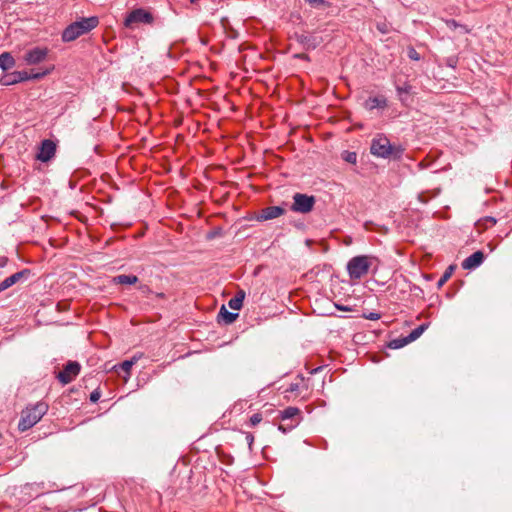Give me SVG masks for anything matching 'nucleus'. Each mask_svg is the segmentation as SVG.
I'll return each instance as SVG.
<instances>
[{
    "mask_svg": "<svg viewBox=\"0 0 512 512\" xmlns=\"http://www.w3.org/2000/svg\"><path fill=\"white\" fill-rule=\"evenodd\" d=\"M48 408V404L43 401H39L34 405L26 407L21 412V418L18 423V429L21 432H24L32 428L47 413Z\"/></svg>",
    "mask_w": 512,
    "mask_h": 512,
    "instance_id": "f257e3e1",
    "label": "nucleus"
},
{
    "mask_svg": "<svg viewBox=\"0 0 512 512\" xmlns=\"http://www.w3.org/2000/svg\"><path fill=\"white\" fill-rule=\"evenodd\" d=\"M98 24L99 19L96 16L81 18L80 20L71 23L64 29L62 33V40L64 42L74 41L78 37L96 28Z\"/></svg>",
    "mask_w": 512,
    "mask_h": 512,
    "instance_id": "f03ea898",
    "label": "nucleus"
},
{
    "mask_svg": "<svg viewBox=\"0 0 512 512\" xmlns=\"http://www.w3.org/2000/svg\"><path fill=\"white\" fill-rule=\"evenodd\" d=\"M370 152L374 156L381 158H399L401 156L402 150L391 145L387 137L378 135L371 142Z\"/></svg>",
    "mask_w": 512,
    "mask_h": 512,
    "instance_id": "7ed1b4c3",
    "label": "nucleus"
},
{
    "mask_svg": "<svg viewBox=\"0 0 512 512\" xmlns=\"http://www.w3.org/2000/svg\"><path fill=\"white\" fill-rule=\"evenodd\" d=\"M373 260L375 258L369 255H359L351 258L347 263L349 277L352 280L361 279L369 272Z\"/></svg>",
    "mask_w": 512,
    "mask_h": 512,
    "instance_id": "20e7f679",
    "label": "nucleus"
},
{
    "mask_svg": "<svg viewBox=\"0 0 512 512\" xmlns=\"http://www.w3.org/2000/svg\"><path fill=\"white\" fill-rule=\"evenodd\" d=\"M315 204V198L314 196H308L307 194L302 193H296L293 196V204L291 206V209L294 212L299 213H309L312 211Z\"/></svg>",
    "mask_w": 512,
    "mask_h": 512,
    "instance_id": "39448f33",
    "label": "nucleus"
},
{
    "mask_svg": "<svg viewBox=\"0 0 512 512\" xmlns=\"http://www.w3.org/2000/svg\"><path fill=\"white\" fill-rule=\"evenodd\" d=\"M154 18L153 15L145 9L138 8L130 12L125 18L124 25L127 28H132L134 24L144 23L151 24Z\"/></svg>",
    "mask_w": 512,
    "mask_h": 512,
    "instance_id": "423d86ee",
    "label": "nucleus"
},
{
    "mask_svg": "<svg viewBox=\"0 0 512 512\" xmlns=\"http://www.w3.org/2000/svg\"><path fill=\"white\" fill-rule=\"evenodd\" d=\"M80 364L76 361H69L64 369L57 374V379L64 385L72 382L80 372Z\"/></svg>",
    "mask_w": 512,
    "mask_h": 512,
    "instance_id": "0eeeda50",
    "label": "nucleus"
},
{
    "mask_svg": "<svg viewBox=\"0 0 512 512\" xmlns=\"http://www.w3.org/2000/svg\"><path fill=\"white\" fill-rule=\"evenodd\" d=\"M47 54V48L35 47L24 54L23 60L27 65H36L43 62L46 59Z\"/></svg>",
    "mask_w": 512,
    "mask_h": 512,
    "instance_id": "6e6552de",
    "label": "nucleus"
},
{
    "mask_svg": "<svg viewBox=\"0 0 512 512\" xmlns=\"http://www.w3.org/2000/svg\"><path fill=\"white\" fill-rule=\"evenodd\" d=\"M285 213V209L280 206H269L263 208L256 216L255 219L259 222L272 220L282 216Z\"/></svg>",
    "mask_w": 512,
    "mask_h": 512,
    "instance_id": "1a4fd4ad",
    "label": "nucleus"
},
{
    "mask_svg": "<svg viewBox=\"0 0 512 512\" xmlns=\"http://www.w3.org/2000/svg\"><path fill=\"white\" fill-rule=\"evenodd\" d=\"M296 41L300 43L305 49H315L322 42L321 37L311 34H299L294 35Z\"/></svg>",
    "mask_w": 512,
    "mask_h": 512,
    "instance_id": "9d476101",
    "label": "nucleus"
},
{
    "mask_svg": "<svg viewBox=\"0 0 512 512\" xmlns=\"http://www.w3.org/2000/svg\"><path fill=\"white\" fill-rule=\"evenodd\" d=\"M30 275V270L23 269L19 272L14 273L13 275L7 277L0 283V293L4 290L10 288L14 284L20 282L21 280L27 279V277Z\"/></svg>",
    "mask_w": 512,
    "mask_h": 512,
    "instance_id": "9b49d317",
    "label": "nucleus"
},
{
    "mask_svg": "<svg viewBox=\"0 0 512 512\" xmlns=\"http://www.w3.org/2000/svg\"><path fill=\"white\" fill-rule=\"evenodd\" d=\"M55 151V144L51 140H44L39 148L37 159L42 162H47L55 155Z\"/></svg>",
    "mask_w": 512,
    "mask_h": 512,
    "instance_id": "f8f14e48",
    "label": "nucleus"
},
{
    "mask_svg": "<svg viewBox=\"0 0 512 512\" xmlns=\"http://www.w3.org/2000/svg\"><path fill=\"white\" fill-rule=\"evenodd\" d=\"M484 258L485 256L482 251H476L462 262V268L466 270L475 269L483 263Z\"/></svg>",
    "mask_w": 512,
    "mask_h": 512,
    "instance_id": "ddd939ff",
    "label": "nucleus"
},
{
    "mask_svg": "<svg viewBox=\"0 0 512 512\" xmlns=\"http://www.w3.org/2000/svg\"><path fill=\"white\" fill-rule=\"evenodd\" d=\"M47 73L48 72L45 71V72H42V73H36V74L31 75V74H29L26 71H17V72H14L12 74L13 81H5L3 83L5 85H10V84H14V83L30 80V79H40L43 76H45Z\"/></svg>",
    "mask_w": 512,
    "mask_h": 512,
    "instance_id": "4468645a",
    "label": "nucleus"
},
{
    "mask_svg": "<svg viewBox=\"0 0 512 512\" xmlns=\"http://www.w3.org/2000/svg\"><path fill=\"white\" fill-rule=\"evenodd\" d=\"M387 106V100L383 96L370 97L364 102L367 110L383 109Z\"/></svg>",
    "mask_w": 512,
    "mask_h": 512,
    "instance_id": "2eb2a0df",
    "label": "nucleus"
},
{
    "mask_svg": "<svg viewBox=\"0 0 512 512\" xmlns=\"http://www.w3.org/2000/svg\"><path fill=\"white\" fill-rule=\"evenodd\" d=\"M245 298V292L240 290L237 294L228 301V306L233 310L241 309Z\"/></svg>",
    "mask_w": 512,
    "mask_h": 512,
    "instance_id": "dca6fc26",
    "label": "nucleus"
},
{
    "mask_svg": "<svg viewBox=\"0 0 512 512\" xmlns=\"http://www.w3.org/2000/svg\"><path fill=\"white\" fill-rule=\"evenodd\" d=\"M15 65V60L10 53L0 54V68L4 71L11 69Z\"/></svg>",
    "mask_w": 512,
    "mask_h": 512,
    "instance_id": "f3484780",
    "label": "nucleus"
},
{
    "mask_svg": "<svg viewBox=\"0 0 512 512\" xmlns=\"http://www.w3.org/2000/svg\"><path fill=\"white\" fill-rule=\"evenodd\" d=\"M218 317L225 323V324H231L233 323L237 317L238 313L229 312L226 307L223 305L220 308V312Z\"/></svg>",
    "mask_w": 512,
    "mask_h": 512,
    "instance_id": "a211bd4d",
    "label": "nucleus"
},
{
    "mask_svg": "<svg viewBox=\"0 0 512 512\" xmlns=\"http://www.w3.org/2000/svg\"><path fill=\"white\" fill-rule=\"evenodd\" d=\"M137 281H138V278L135 275L121 274V275H117L113 278V282L115 284L131 285V284H135Z\"/></svg>",
    "mask_w": 512,
    "mask_h": 512,
    "instance_id": "6ab92c4d",
    "label": "nucleus"
},
{
    "mask_svg": "<svg viewBox=\"0 0 512 512\" xmlns=\"http://www.w3.org/2000/svg\"><path fill=\"white\" fill-rule=\"evenodd\" d=\"M428 326H429V323H423L420 326H418L417 328H415L414 330H412L409 333V335L407 336L408 341L413 342L416 339H418L424 333V331L428 328Z\"/></svg>",
    "mask_w": 512,
    "mask_h": 512,
    "instance_id": "aec40b11",
    "label": "nucleus"
},
{
    "mask_svg": "<svg viewBox=\"0 0 512 512\" xmlns=\"http://www.w3.org/2000/svg\"><path fill=\"white\" fill-rule=\"evenodd\" d=\"M139 358L137 356L132 357L130 360L123 361L119 366H114L116 370L121 369L126 373L127 376L130 375V370L132 366L137 362Z\"/></svg>",
    "mask_w": 512,
    "mask_h": 512,
    "instance_id": "412c9836",
    "label": "nucleus"
},
{
    "mask_svg": "<svg viewBox=\"0 0 512 512\" xmlns=\"http://www.w3.org/2000/svg\"><path fill=\"white\" fill-rule=\"evenodd\" d=\"M299 414H300V410L298 408L290 406L281 412V418L283 420L291 419Z\"/></svg>",
    "mask_w": 512,
    "mask_h": 512,
    "instance_id": "4be33fe9",
    "label": "nucleus"
},
{
    "mask_svg": "<svg viewBox=\"0 0 512 512\" xmlns=\"http://www.w3.org/2000/svg\"><path fill=\"white\" fill-rule=\"evenodd\" d=\"M409 343H410V341H408V338L406 336V337H403V338L393 339L392 341H390L389 347L391 349H399V348H402V347H404L405 345H407Z\"/></svg>",
    "mask_w": 512,
    "mask_h": 512,
    "instance_id": "5701e85b",
    "label": "nucleus"
},
{
    "mask_svg": "<svg viewBox=\"0 0 512 512\" xmlns=\"http://www.w3.org/2000/svg\"><path fill=\"white\" fill-rule=\"evenodd\" d=\"M453 271H454V267L449 266L446 269V271L444 272V274L441 276V278L438 280L437 286L438 287L443 286L446 283V281L451 277V275L453 274Z\"/></svg>",
    "mask_w": 512,
    "mask_h": 512,
    "instance_id": "b1692460",
    "label": "nucleus"
},
{
    "mask_svg": "<svg viewBox=\"0 0 512 512\" xmlns=\"http://www.w3.org/2000/svg\"><path fill=\"white\" fill-rule=\"evenodd\" d=\"M445 23H446L447 27L450 28V29L461 28L463 33H469L470 32V29H468L465 25H461V24L457 23L453 19L446 20Z\"/></svg>",
    "mask_w": 512,
    "mask_h": 512,
    "instance_id": "393cba45",
    "label": "nucleus"
},
{
    "mask_svg": "<svg viewBox=\"0 0 512 512\" xmlns=\"http://www.w3.org/2000/svg\"><path fill=\"white\" fill-rule=\"evenodd\" d=\"M343 159L348 163L355 164L357 161V155L354 152L345 151L343 153Z\"/></svg>",
    "mask_w": 512,
    "mask_h": 512,
    "instance_id": "a878e982",
    "label": "nucleus"
},
{
    "mask_svg": "<svg viewBox=\"0 0 512 512\" xmlns=\"http://www.w3.org/2000/svg\"><path fill=\"white\" fill-rule=\"evenodd\" d=\"M396 90H397V92H398L399 96H401V95H402V94H404V93H405V94L410 93V91H411V86H410L409 84H406V83H405V84H404V85H402V86L398 85V86L396 87Z\"/></svg>",
    "mask_w": 512,
    "mask_h": 512,
    "instance_id": "bb28decb",
    "label": "nucleus"
},
{
    "mask_svg": "<svg viewBox=\"0 0 512 512\" xmlns=\"http://www.w3.org/2000/svg\"><path fill=\"white\" fill-rule=\"evenodd\" d=\"M262 421V415L259 413H255L250 417V424L252 426L258 425Z\"/></svg>",
    "mask_w": 512,
    "mask_h": 512,
    "instance_id": "cd10ccee",
    "label": "nucleus"
},
{
    "mask_svg": "<svg viewBox=\"0 0 512 512\" xmlns=\"http://www.w3.org/2000/svg\"><path fill=\"white\" fill-rule=\"evenodd\" d=\"M408 57L411 60H415V61H418L420 59L419 53L414 48L408 49Z\"/></svg>",
    "mask_w": 512,
    "mask_h": 512,
    "instance_id": "c85d7f7f",
    "label": "nucleus"
},
{
    "mask_svg": "<svg viewBox=\"0 0 512 512\" xmlns=\"http://www.w3.org/2000/svg\"><path fill=\"white\" fill-rule=\"evenodd\" d=\"M305 2L314 7L327 5L325 0H305Z\"/></svg>",
    "mask_w": 512,
    "mask_h": 512,
    "instance_id": "c756f323",
    "label": "nucleus"
},
{
    "mask_svg": "<svg viewBox=\"0 0 512 512\" xmlns=\"http://www.w3.org/2000/svg\"><path fill=\"white\" fill-rule=\"evenodd\" d=\"M101 397V393L98 391V390H94L91 394H90V401L95 403L97 402Z\"/></svg>",
    "mask_w": 512,
    "mask_h": 512,
    "instance_id": "7c9ffc66",
    "label": "nucleus"
},
{
    "mask_svg": "<svg viewBox=\"0 0 512 512\" xmlns=\"http://www.w3.org/2000/svg\"><path fill=\"white\" fill-rule=\"evenodd\" d=\"M364 318L368 320H378L380 318V314L371 312L369 314H364Z\"/></svg>",
    "mask_w": 512,
    "mask_h": 512,
    "instance_id": "2f4dec72",
    "label": "nucleus"
},
{
    "mask_svg": "<svg viewBox=\"0 0 512 512\" xmlns=\"http://www.w3.org/2000/svg\"><path fill=\"white\" fill-rule=\"evenodd\" d=\"M294 57L301 60H309V56L305 53L295 54Z\"/></svg>",
    "mask_w": 512,
    "mask_h": 512,
    "instance_id": "473e14b6",
    "label": "nucleus"
},
{
    "mask_svg": "<svg viewBox=\"0 0 512 512\" xmlns=\"http://www.w3.org/2000/svg\"><path fill=\"white\" fill-rule=\"evenodd\" d=\"M246 441L248 442L249 446L252 445L254 441V436L251 433H246Z\"/></svg>",
    "mask_w": 512,
    "mask_h": 512,
    "instance_id": "72a5a7b5",
    "label": "nucleus"
},
{
    "mask_svg": "<svg viewBox=\"0 0 512 512\" xmlns=\"http://www.w3.org/2000/svg\"><path fill=\"white\" fill-rule=\"evenodd\" d=\"M8 263V258L7 257H4V256H1L0 257V267L3 268L7 265Z\"/></svg>",
    "mask_w": 512,
    "mask_h": 512,
    "instance_id": "f704fd0d",
    "label": "nucleus"
},
{
    "mask_svg": "<svg viewBox=\"0 0 512 512\" xmlns=\"http://www.w3.org/2000/svg\"><path fill=\"white\" fill-rule=\"evenodd\" d=\"M139 289L142 291V293L144 294H149L151 292L150 288L147 286V285H141L139 287Z\"/></svg>",
    "mask_w": 512,
    "mask_h": 512,
    "instance_id": "c9c22d12",
    "label": "nucleus"
},
{
    "mask_svg": "<svg viewBox=\"0 0 512 512\" xmlns=\"http://www.w3.org/2000/svg\"><path fill=\"white\" fill-rule=\"evenodd\" d=\"M377 28H378V30H379L380 32H382V33H387V32H388V30H387V28H386V25H384V24H383V25L378 24V25H377Z\"/></svg>",
    "mask_w": 512,
    "mask_h": 512,
    "instance_id": "e433bc0d",
    "label": "nucleus"
},
{
    "mask_svg": "<svg viewBox=\"0 0 512 512\" xmlns=\"http://www.w3.org/2000/svg\"><path fill=\"white\" fill-rule=\"evenodd\" d=\"M298 389V384H291L288 391L294 392Z\"/></svg>",
    "mask_w": 512,
    "mask_h": 512,
    "instance_id": "4c0bfd02",
    "label": "nucleus"
},
{
    "mask_svg": "<svg viewBox=\"0 0 512 512\" xmlns=\"http://www.w3.org/2000/svg\"><path fill=\"white\" fill-rule=\"evenodd\" d=\"M336 307L340 310H344V311H349L350 309L347 308V307H343V306H340V305H336Z\"/></svg>",
    "mask_w": 512,
    "mask_h": 512,
    "instance_id": "58836bf2",
    "label": "nucleus"
},
{
    "mask_svg": "<svg viewBox=\"0 0 512 512\" xmlns=\"http://www.w3.org/2000/svg\"><path fill=\"white\" fill-rule=\"evenodd\" d=\"M321 369H322L321 367H318V368H316V369L312 370V372H311V373H316V372H318V371H319V370H321Z\"/></svg>",
    "mask_w": 512,
    "mask_h": 512,
    "instance_id": "ea45409f",
    "label": "nucleus"
}]
</instances>
